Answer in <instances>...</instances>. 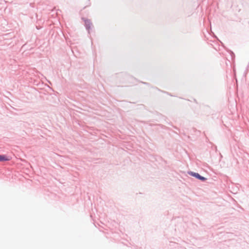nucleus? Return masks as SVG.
<instances>
[{
  "label": "nucleus",
  "instance_id": "nucleus-3",
  "mask_svg": "<svg viewBox=\"0 0 249 249\" xmlns=\"http://www.w3.org/2000/svg\"><path fill=\"white\" fill-rule=\"evenodd\" d=\"M9 159L4 155H0V161H8Z\"/></svg>",
  "mask_w": 249,
  "mask_h": 249
},
{
  "label": "nucleus",
  "instance_id": "nucleus-2",
  "mask_svg": "<svg viewBox=\"0 0 249 249\" xmlns=\"http://www.w3.org/2000/svg\"><path fill=\"white\" fill-rule=\"evenodd\" d=\"M82 19L84 20L86 29L88 31V33L89 34V30L91 29L92 23L89 19H86L85 18H82Z\"/></svg>",
  "mask_w": 249,
  "mask_h": 249
},
{
  "label": "nucleus",
  "instance_id": "nucleus-1",
  "mask_svg": "<svg viewBox=\"0 0 249 249\" xmlns=\"http://www.w3.org/2000/svg\"><path fill=\"white\" fill-rule=\"evenodd\" d=\"M188 174L189 175H190L193 177H195V178H196L202 181H205L207 179V178H206L201 176L198 173H196V172H194L193 171H189L188 172Z\"/></svg>",
  "mask_w": 249,
  "mask_h": 249
}]
</instances>
